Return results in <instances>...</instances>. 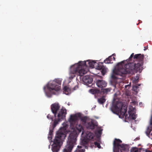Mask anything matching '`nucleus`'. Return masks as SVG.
<instances>
[{
    "mask_svg": "<svg viewBox=\"0 0 152 152\" xmlns=\"http://www.w3.org/2000/svg\"><path fill=\"white\" fill-rule=\"evenodd\" d=\"M94 143L95 145L97 147H98L99 148H101V146L100 145V144L99 143L97 142H94Z\"/></svg>",
    "mask_w": 152,
    "mask_h": 152,
    "instance_id": "30",
    "label": "nucleus"
},
{
    "mask_svg": "<svg viewBox=\"0 0 152 152\" xmlns=\"http://www.w3.org/2000/svg\"><path fill=\"white\" fill-rule=\"evenodd\" d=\"M139 88L138 86H134L133 87L132 89L135 92L137 93L139 91V90L138 89Z\"/></svg>",
    "mask_w": 152,
    "mask_h": 152,
    "instance_id": "27",
    "label": "nucleus"
},
{
    "mask_svg": "<svg viewBox=\"0 0 152 152\" xmlns=\"http://www.w3.org/2000/svg\"><path fill=\"white\" fill-rule=\"evenodd\" d=\"M51 110L52 112L54 114V116L55 118L56 117V115H57L62 110L64 111H66V110L65 109L62 108L61 110L60 109V106L58 103H54L52 104L51 106Z\"/></svg>",
    "mask_w": 152,
    "mask_h": 152,
    "instance_id": "10",
    "label": "nucleus"
},
{
    "mask_svg": "<svg viewBox=\"0 0 152 152\" xmlns=\"http://www.w3.org/2000/svg\"><path fill=\"white\" fill-rule=\"evenodd\" d=\"M53 129H50L49 131V135L50 136L51 139L52 136L53 135Z\"/></svg>",
    "mask_w": 152,
    "mask_h": 152,
    "instance_id": "34",
    "label": "nucleus"
},
{
    "mask_svg": "<svg viewBox=\"0 0 152 152\" xmlns=\"http://www.w3.org/2000/svg\"><path fill=\"white\" fill-rule=\"evenodd\" d=\"M67 125L65 124L63 127L61 128L57 132L55 138L53 140V143L52 145L51 150L53 152H59L61 146L62 145L63 142L66 137V134L63 130L65 129Z\"/></svg>",
    "mask_w": 152,
    "mask_h": 152,
    "instance_id": "4",
    "label": "nucleus"
},
{
    "mask_svg": "<svg viewBox=\"0 0 152 152\" xmlns=\"http://www.w3.org/2000/svg\"><path fill=\"white\" fill-rule=\"evenodd\" d=\"M61 80L59 79H56L52 81H50L47 86V91L45 90L44 88L46 95L49 97H51L52 94H56V91H58L61 89Z\"/></svg>",
    "mask_w": 152,
    "mask_h": 152,
    "instance_id": "5",
    "label": "nucleus"
},
{
    "mask_svg": "<svg viewBox=\"0 0 152 152\" xmlns=\"http://www.w3.org/2000/svg\"><path fill=\"white\" fill-rule=\"evenodd\" d=\"M111 90V88H102L101 91H100V93L103 94H107Z\"/></svg>",
    "mask_w": 152,
    "mask_h": 152,
    "instance_id": "19",
    "label": "nucleus"
},
{
    "mask_svg": "<svg viewBox=\"0 0 152 152\" xmlns=\"http://www.w3.org/2000/svg\"><path fill=\"white\" fill-rule=\"evenodd\" d=\"M50 145H49V148H50Z\"/></svg>",
    "mask_w": 152,
    "mask_h": 152,
    "instance_id": "43",
    "label": "nucleus"
},
{
    "mask_svg": "<svg viewBox=\"0 0 152 152\" xmlns=\"http://www.w3.org/2000/svg\"><path fill=\"white\" fill-rule=\"evenodd\" d=\"M95 124L92 121L88 122L86 124V127L88 129H93L95 128Z\"/></svg>",
    "mask_w": 152,
    "mask_h": 152,
    "instance_id": "17",
    "label": "nucleus"
},
{
    "mask_svg": "<svg viewBox=\"0 0 152 152\" xmlns=\"http://www.w3.org/2000/svg\"><path fill=\"white\" fill-rule=\"evenodd\" d=\"M96 69L100 70L102 75H104L108 71V69L106 67H96Z\"/></svg>",
    "mask_w": 152,
    "mask_h": 152,
    "instance_id": "18",
    "label": "nucleus"
},
{
    "mask_svg": "<svg viewBox=\"0 0 152 152\" xmlns=\"http://www.w3.org/2000/svg\"><path fill=\"white\" fill-rule=\"evenodd\" d=\"M112 111L114 113L119 115L121 118H130L135 120L136 118V115L132 110H129L128 113L129 116L126 113L127 107L124 105L121 102H117L115 104L113 103L111 108Z\"/></svg>",
    "mask_w": 152,
    "mask_h": 152,
    "instance_id": "2",
    "label": "nucleus"
},
{
    "mask_svg": "<svg viewBox=\"0 0 152 152\" xmlns=\"http://www.w3.org/2000/svg\"><path fill=\"white\" fill-rule=\"evenodd\" d=\"M139 76H136L135 77H134L132 80V81L133 82L137 83L138 81V79L139 78Z\"/></svg>",
    "mask_w": 152,
    "mask_h": 152,
    "instance_id": "28",
    "label": "nucleus"
},
{
    "mask_svg": "<svg viewBox=\"0 0 152 152\" xmlns=\"http://www.w3.org/2000/svg\"><path fill=\"white\" fill-rule=\"evenodd\" d=\"M145 48V49H144V50H145L146 49H147L146 48H145V47H144Z\"/></svg>",
    "mask_w": 152,
    "mask_h": 152,
    "instance_id": "42",
    "label": "nucleus"
},
{
    "mask_svg": "<svg viewBox=\"0 0 152 152\" xmlns=\"http://www.w3.org/2000/svg\"><path fill=\"white\" fill-rule=\"evenodd\" d=\"M97 132L98 134H101V131L100 130H99L97 131Z\"/></svg>",
    "mask_w": 152,
    "mask_h": 152,
    "instance_id": "39",
    "label": "nucleus"
},
{
    "mask_svg": "<svg viewBox=\"0 0 152 152\" xmlns=\"http://www.w3.org/2000/svg\"><path fill=\"white\" fill-rule=\"evenodd\" d=\"M78 119V117L76 115H71L69 120L71 126L73 127H74Z\"/></svg>",
    "mask_w": 152,
    "mask_h": 152,
    "instance_id": "12",
    "label": "nucleus"
},
{
    "mask_svg": "<svg viewBox=\"0 0 152 152\" xmlns=\"http://www.w3.org/2000/svg\"><path fill=\"white\" fill-rule=\"evenodd\" d=\"M78 136L77 132L74 131L71 133L69 137L67 144L63 152H71L74 146L76 144L77 138Z\"/></svg>",
    "mask_w": 152,
    "mask_h": 152,
    "instance_id": "6",
    "label": "nucleus"
},
{
    "mask_svg": "<svg viewBox=\"0 0 152 152\" xmlns=\"http://www.w3.org/2000/svg\"><path fill=\"white\" fill-rule=\"evenodd\" d=\"M66 111L62 110L58 114L57 117V118H55L54 120L53 125V129L61 121L64 119L66 117Z\"/></svg>",
    "mask_w": 152,
    "mask_h": 152,
    "instance_id": "9",
    "label": "nucleus"
},
{
    "mask_svg": "<svg viewBox=\"0 0 152 152\" xmlns=\"http://www.w3.org/2000/svg\"><path fill=\"white\" fill-rule=\"evenodd\" d=\"M131 152H140L138 148L136 147H133L132 148L131 150Z\"/></svg>",
    "mask_w": 152,
    "mask_h": 152,
    "instance_id": "26",
    "label": "nucleus"
},
{
    "mask_svg": "<svg viewBox=\"0 0 152 152\" xmlns=\"http://www.w3.org/2000/svg\"><path fill=\"white\" fill-rule=\"evenodd\" d=\"M136 139L138 140V139H137V138H136Z\"/></svg>",
    "mask_w": 152,
    "mask_h": 152,
    "instance_id": "47",
    "label": "nucleus"
},
{
    "mask_svg": "<svg viewBox=\"0 0 152 152\" xmlns=\"http://www.w3.org/2000/svg\"><path fill=\"white\" fill-rule=\"evenodd\" d=\"M47 118L49 119H51L53 120V118L50 114H48L47 116Z\"/></svg>",
    "mask_w": 152,
    "mask_h": 152,
    "instance_id": "35",
    "label": "nucleus"
},
{
    "mask_svg": "<svg viewBox=\"0 0 152 152\" xmlns=\"http://www.w3.org/2000/svg\"><path fill=\"white\" fill-rule=\"evenodd\" d=\"M115 56V53H114V54H113L112 55H111L110 56H111L112 58H113V57H114V56Z\"/></svg>",
    "mask_w": 152,
    "mask_h": 152,
    "instance_id": "40",
    "label": "nucleus"
},
{
    "mask_svg": "<svg viewBox=\"0 0 152 152\" xmlns=\"http://www.w3.org/2000/svg\"><path fill=\"white\" fill-rule=\"evenodd\" d=\"M64 91L65 92H68L69 91H70V89L69 88L66 86H64Z\"/></svg>",
    "mask_w": 152,
    "mask_h": 152,
    "instance_id": "31",
    "label": "nucleus"
},
{
    "mask_svg": "<svg viewBox=\"0 0 152 152\" xmlns=\"http://www.w3.org/2000/svg\"><path fill=\"white\" fill-rule=\"evenodd\" d=\"M140 84H139L138 85V86H140Z\"/></svg>",
    "mask_w": 152,
    "mask_h": 152,
    "instance_id": "44",
    "label": "nucleus"
},
{
    "mask_svg": "<svg viewBox=\"0 0 152 152\" xmlns=\"http://www.w3.org/2000/svg\"><path fill=\"white\" fill-rule=\"evenodd\" d=\"M115 57L112 58L111 56H109L108 58L105 59L103 62L105 64H110L113 63V61L115 60Z\"/></svg>",
    "mask_w": 152,
    "mask_h": 152,
    "instance_id": "16",
    "label": "nucleus"
},
{
    "mask_svg": "<svg viewBox=\"0 0 152 152\" xmlns=\"http://www.w3.org/2000/svg\"><path fill=\"white\" fill-rule=\"evenodd\" d=\"M70 66H88L86 60L83 61H80L77 63L71 65Z\"/></svg>",
    "mask_w": 152,
    "mask_h": 152,
    "instance_id": "15",
    "label": "nucleus"
},
{
    "mask_svg": "<svg viewBox=\"0 0 152 152\" xmlns=\"http://www.w3.org/2000/svg\"><path fill=\"white\" fill-rule=\"evenodd\" d=\"M151 127L152 128V125H151Z\"/></svg>",
    "mask_w": 152,
    "mask_h": 152,
    "instance_id": "45",
    "label": "nucleus"
},
{
    "mask_svg": "<svg viewBox=\"0 0 152 152\" xmlns=\"http://www.w3.org/2000/svg\"><path fill=\"white\" fill-rule=\"evenodd\" d=\"M83 81L86 85L91 84L93 81V79L89 75H86L83 78Z\"/></svg>",
    "mask_w": 152,
    "mask_h": 152,
    "instance_id": "14",
    "label": "nucleus"
},
{
    "mask_svg": "<svg viewBox=\"0 0 152 152\" xmlns=\"http://www.w3.org/2000/svg\"><path fill=\"white\" fill-rule=\"evenodd\" d=\"M131 86V83H130L129 84L126 85L125 86V88L126 89H129Z\"/></svg>",
    "mask_w": 152,
    "mask_h": 152,
    "instance_id": "33",
    "label": "nucleus"
},
{
    "mask_svg": "<svg viewBox=\"0 0 152 152\" xmlns=\"http://www.w3.org/2000/svg\"><path fill=\"white\" fill-rule=\"evenodd\" d=\"M144 57L143 54L132 53L128 59L117 63L114 66H142Z\"/></svg>",
    "mask_w": 152,
    "mask_h": 152,
    "instance_id": "1",
    "label": "nucleus"
},
{
    "mask_svg": "<svg viewBox=\"0 0 152 152\" xmlns=\"http://www.w3.org/2000/svg\"><path fill=\"white\" fill-rule=\"evenodd\" d=\"M98 102L100 104H103L106 101L104 96H103L98 100Z\"/></svg>",
    "mask_w": 152,
    "mask_h": 152,
    "instance_id": "23",
    "label": "nucleus"
},
{
    "mask_svg": "<svg viewBox=\"0 0 152 152\" xmlns=\"http://www.w3.org/2000/svg\"><path fill=\"white\" fill-rule=\"evenodd\" d=\"M70 67L69 72L70 74H75L80 76H82L86 74L89 71V67ZM92 69L95 67H89Z\"/></svg>",
    "mask_w": 152,
    "mask_h": 152,
    "instance_id": "7",
    "label": "nucleus"
},
{
    "mask_svg": "<svg viewBox=\"0 0 152 152\" xmlns=\"http://www.w3.org/2000/svg\"><path fill=\"white\" fill-rule=\"evenodd\" d=\"M75 126L76 129L79 132H81L82 130L83 129L82 126L80 124H77L75 125L74 127Z\"/></svg>",
    "mask_w": 152,
    "mask_h": 152,
    "instance_id": "21",
    "label": "nucleus"
},
{
    "mask_svg": "<svg viewBox=\"0 0 152 152\" xmlns=\"http://www.w3.org/2000/svg\"><path fill=\"white\" fill-rule=\"evenodd\" d=\"M78 88V87L77 86H75L74 87V88H73V89L74 90H75L76 89H77Z\"/></svg>",
    "mask_w": 152,
    "mask_h": 152,
    "instance_id": "38",
    "label": "nucleus"
},
{
    "mask_svg": "<svg viewBox=\"0 0 152 152\" xmlns=\"http://www.w3.org/2000/svg\"><path fill=\"white\" fill-rule=\"evenodd\" d=\"M89 141L87 139H84L82 141V144L83 145H85L87 144Z\"/></svg>",
    "mask_w": 152,
    "mask_h": 152,
    "instance_id": "25",
    "label": "nucleus"
},
{
    "mask_svg": "<svg viewBox=\"0 0 152 152\" xmlns=\"http://www.w3.org/2000/svg\"><path fill=\"white\" fill-rule=\"evenodd\" d=\"M107 83L103 80H98L96 82V84L97 86L102 88L106 87L107 85Z\"/></svg>",
    "mask_w": 152,
    "mask_h": 152,
    "instance_id": "13",
    "label": "nucleus"
},
{
    "mask_svg": "<svg viewBox=\"0 0 152 152\" xmlns=\"http://www.w3.org/2000/svg\"><path fill=\"white\" fill-rule=\"evenodd\" d=\"M86 62L88 66H104L103 62H100L99 61L88 59L86 60Z\"/></svg>",
    "mask_w": 152,
    "mask_h": 152,
    "instance_id": "11",
    "label": "nucleus"
},
{
    "mask_svg": "<svg viewBox=\"0 0 152 152\" xmlns=\"http://www.w3.org/2000/svg\"><path fill=\"white\" fill-rule=\"evenodd\" d=\"M48 138L49 139V138H50V137L48 136Z\"/></svg>",
    "mask_w": 152,
    "mask_h": 152,
    "instance_id": "46",
    "label": "nucleus"
},
{
    "mask_svg": "<svg viewBox=\"0 0 152 152\" xmlns=\"http://www.w3.org/2000/svg\"><path fill=\"white\" fill-rule=\"evenodd\" d=\"M89 91L91 94H99L100 93V91L98 89H92L89 90Z\"/></svg>",
    "mask_w": 152,
    "mask_h": 152,
    "instance_id": "20",
    "label": "nucleus"
},
{
    "mask_svg": "<svg viewBox=\"0 0 152 152\" xmlns=\"http://www.w3.org/2000/svg\"><path fill=\"white\" fill-rule=\"evenodd\" d=\"M82 146H78L77 148L74 152H84L85 150L82 149Z\"/></svg>",
    "mask_w": 152,
    "mask_h": 152,
    "instance_id": "24",
    "label": "nucleus"
},
{
    "mask_svg": "<svg viewBox=\"0 0 152 152\" xmlns=\"http://www.w3.org/2000/svg\"><path fill=\"white\" fill-rule=\"evenodd\" d=\"M122 141L119 139L115 138L113 142V149L114 152H123L126 150L127 146L126 144H121Z\"/></svg>",
    "mask_w": 152,
    "mask_h": 152,
    "instance_id": "8",
    "label": "nucleus"
},
{
    "mask_svg": "<svg viewBox=\"0 0 152 152\" xmlns=\"http://www.w3.org/2000/svg\"><path fill=\"white\" fill-rule=\"evenodd\" d=\"M151 132V130H150L149 129H148L145 132V133L146 134L147 136H148V137H149V135H150V133Z\"/></svg>",
    "mask_w": 152,
    "mask_h": 152,
    "instance_id": "32",
    "label": "nucleus"
},
{
    "mask_svg": "<svg viewBox=\"0 0 152 152\" xmlns=\"http://www.w3.org/2000/svg\"><path fill=\"white\" fill-rule=\"evenodd\" d=\"M72 74V75L69 77V80L72 79L75 76L74 75L75 74Z\"/></svg>",
    "mask_w": 152,
    "mask_h": 152,
    "instance_id": "36",
    "label": "nucleus"
},
{
    "mask_svg": "<svg viewBox=\"0 0 152 152\" xmlns=\"http://www.w3.org/2000/svg\"><path fill=\"white\" fill-rule=\"evenodd\" d=\"M139 67H115L113 70V73L111 76L110 81V83L115 88L116 85L120 82V79L115 75H116L123 77L125 74H132L134 72L135 70L137 69Z\"/></svg>",
    "mask_w": 152,
    "mask_h": 152,
    "instance_id": "3",
    "label": "nucleus"
},
{
    "mask_svg": "<svg viewBox=\"0 0 152 152\" xmlns=\"http://www.w3.org/2000/svg\"><path fill=\"white\" fill-rule=\"evenodd\" d=\"M94 137L93 134L91 132L88 133L86 135V137L89 141L92 139Z\"/></svg>",
    "mask_w": 152,
    "mask_h": 152,
    "instance_id": "22",
    "label": "nucleus"
},
{
    "mask_svg": "<svg viewBox=\"0 0 152 152\" xmlns=\"http://www.w3.org/2000/svg\"><path fill=\"white\" fill-rule=\"evenodd\" d=\"M150 125H152V115L150 120Z\"/></svg>",
    "mask_w": 152,
    "mask_h": 152,
    "instance_id": "37",
    "label": "nucleus"
},
{
    "mask_svg": "<svg viewBox=\"0 0 152 152\" xmlns=\"http://www.w3.org/2000/svg\"><path fill=\"white\" fill-rule=\"evenodd\" d=\"M146 152H152V151H146Z\"/></svg>",
    "mask_w": 152,
    "mask_h": 152,
    "instance_id": "41",
    "label": "nucleus"
},
{
    "mask_svg": "<svg viewBox=\"0 0 152 152\" xmlns=\"http://www.w3.org/2000/svg\"><path fill=\"white\" fill-rule=\"evenodd\" d=\"M87 118L86 116H84L82 117L81 118V121L84 123H86Z\"/></svg>",
    "mask_w": 152,
    "mask_h": 152,
    "instance_id": "29",
    "label": "nucleus"
}]
</instances>
